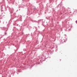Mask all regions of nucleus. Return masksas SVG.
Returning <instances> with one entry per match:
<instances>
[{
  "instance_id": "obj_1",
  "label": "nucleus",
  "mask_w": 77,
  "mask_h": 77,
  "mask_svg": "<svg viewBox=\"0 0 77 77\" xmlns=\"http://www.w3.org/2000/svg\"><path fill=\"white\" fill-rule=\"evenodd\" d=\"M75 22H76V23H77V20H76V21H75Z\"/></svg>"
}]
</instances>
